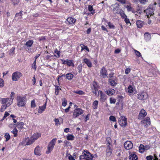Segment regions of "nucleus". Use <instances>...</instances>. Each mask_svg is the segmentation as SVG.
<instances>
[{
  "label": "nucleus",
  "mask_w": 160,
  "mask_h": 160,
  "mask_svg": "<svg viewBox=\"0 0 160 160\" xmlns=\"http://www.w3.org/2000/svg\"><path fill=\"white\" fill-rule=\"evenodd\" d=\"M131 71V69L129 68H127L125 70V73L126 74H128Z\"/></svg>",
  "instance_id": "61"
},
{
  "label": "nucleus",
  "mask_w": 160,
  "mask_h": 160,
  "mask_svg": "<svg viewBox=\"0 0 160 160\" xmlns=\"http://www.w3.org/2000/svg\"><path fill=\"white\" fill-rule=\"evenodd\" d=\"M129 159L130 160H138V157L135 153V152H133L132 153L130 152Z\"/></svg>",
  "instance_id": "21"
},
{
  "label": "nucleus",
  "mask_w": 160,
  "mask_h": 160,
  "mask_svg": "<svg viewBox=\"0 0 160 160\" xmlns=\"http://www.w3.org/2000/svg\"><path fill=\"white\" fill-rule=\"evenodd\" d=\"M54 53L56 54H54V56L57 58H58L60 56V52L59 51L57 48H56L54 50Z\"/></svg>",
  "instance_id": "39"
},
{
  "label": "nucleus",
  "mask_w": 160,
  "mask_h": 160,
  "mask_svg": "<svg viewBox=\"0 0 160 160\" xmlns=\"http://www.w3.org/2000/svg\"><path fill=\"white\" fill-rule=\"evenodd\" d=\"M108 75V71L104 66H103L100 69V76L101 78H105L107 77Z\"/></svg>",
  "instance_id": "10"
},
{
  "label": "nucleus",
  "mask_w": 160,
  "mask_h": 160,
  "mask_svg": "<svg viewBox=\"0 0 160 160\" xmlns=\"http://www.w3.org/2000/svg\"><path fill=\"white\" fill-rule=\"evenodd\" d=\"M128 91L129 93H132L133 91V88L131 85H129L128 88Z\"/></svg>",
  "instance_id": "45"
},
{
  "label": "nucleus",
  "mask_w": 160,
  "mask_h": 160,
  "mask_svg": "<svg viewBox=\"0 0 160 160\" xmlns=\"http://www.w3.org/2000/svg\"><path fill=\"white\" fill-rule=\"evenodd\" d=\"M106 141H107V143L106 150V155L107 157H109L112 153L113 147L112 145L111 144L109 140H107V139H106Z\"/></svg>",
  "instance_id": "2"
},
{
  "label": "nucleus",
  "mask_w": 160,
  "mask_h": 160,
  "mask_svg": "<svg viewBox=\"0 0 160 160\" xmlns=\"http://www.w3.org/2000/svg\"><path fill=\"white\" fill-rule=\"evenodd\" d=\"M136 24L138 28H141L143 25V22L141 20H138L136 22Z\"/></svg>",
  "instance_id": "33"
},
{
  "label": "nucleus",
  "mask_w": 160,
  "mask_h": 160,
  "mask_svg": "<svg viewBox=\"0 0 160 160\" xmlns=\"http://www.w3.org/2000/svg\"><path fill=\"white\" fill-rule=\"evenodd\" d=\"M4 137L5 138V141H8L10 138L11 137L9 134L8 133H5Z\"/></svg>",
  "instance_id": "42"
},
{
  "label": "nucleus",
  "mask_w": 160,
  "mask_h": 160,
  "mask_svg": "<svg viewBox=\"0 0 160 160\" xmlns=\"http://www.w3.org/2000/svg\"><path fill=\"white\" fill-rule=\"evenodd\" d=\"M123 97L122 95H118L117 99V101L118 102V103L121 102L123 100Z\"/></svg>",
  "instance_id": "41"
},
{
  "label": "nucleus",
  "mask_w": 160,
  "mask_h": 160,
  "mask_svg": "<svg viewBox=\"0 0 160 160\" xmlns=\"http://www.w3.org/2000/svg\"><path fill=\"white\" fill-rule=\"evenodd\" d=\"M83 62L87 64L88 68H91L92 64L91 61L86 58H84L83 59Z\"/></svg>",
  "instance_id": "22"
},
{
  "label": "nucleus",
  "mask_w": 160,
  "mask_h": 160,
  "mask_svg": "<svg viewBox=\"0 0 160 160\" xmlns=\"http://www.w3.org/2000/svg\"><path fill=\"white\" fill-rule=\"evenodd\" d=\"M124 19V21L127 24L130 23V22L129 18H127V17H125Z\"/></svg>",
  "instance_id": "59"
},
{
  "label": "nucleus",
  "mask_w": 160,
  "mask_h": 160,
  "mask_svg": "<svg viewBox=\"0 0 160 160\" xmlns=\"http://www.w3.org/2000/svg\"><path fill=\"white\" fill-rule=\"evenodd\" d=\"M106 93L108 96L113 95L115 93V90L112 88H109L106 90Z\"/></svg>",
  "instance_id": "23"
},
{
  "label": "nucleus",
  "mask_w": 160,
  "mask_h": 160,
  "mask_svg": "<svg viewBox=\"0 0 160 160\" xmlns=\"http://www.w3.org/2000/svg\"><path fill=\"white\" fill-rule=\"evenodd\" d=\"M121 16V18L122 19H124L125 17H127V16L125 14L124 12L122 9H121L120 11V12L119 13Z\"/></svg>",
  "instance_id": "34"
},
{
  "label": "nucleus",
  "mask_w": 160,
  "mask_h": 160,
  "mask_svg": "<svg viewBox=\"0 0 160 160\" xmlns=\"http://www.w3.org/2000/svg\"><path fill=\"white\" fill-rule=\"evenodd\" d=\"M0 101L1 103L7 106L8 107L12 103V99L9 98H0Z\"/></svg>",
  "instance_id": "7"
},
{
  "label": "nucleus",
  "mask_w": 160,
  "mask_h": 160,
  "mask_svg": "<svg viewBox=\"0 0 160 160\" xmlns=\"http://www.w3.org/2000/svg\"><path fill=\"white\" fill-rule=\"evenodd\" d=\"M108 25L109 28H110L114 29L115 28V26L111 23L110 22H109L108 23Z\"/></svg>",
  "instance_id": "54"
},
{
  "label": "nucleus",
  "mask_w": 160,
  "mask_h": 160,
  "mask_svg": "<svg viewBox=\"0 0 160 160\" xmlns=\"http://www.w3.org/2000/svg\"><path fill=\"white\" fill-rule=\"evenodd\" d=\"M155 8L154 5L151 4L148 8L146 10H144V11L145 12L146 11L147 13H148L150 15H152V13H153V12Z\"/></svg>",
  "instance_id": "13"
},
{
  "label": "nucleus",
  "mask_w": 160,
  "mask_h": 160,
  "mask_svg": "<svg viewBox=\"0 0 160 160\" xmlns=\"http://www.w3.org/2000/svg\"><path fill=\"white\" fill-rule=\"evenodd\" d=\"M153 158V157L152 155L148 156L146 157L147 160H152Z\"/></svg>",
  "instance_id": "63"
},
{
  "label": "nucleus",
  "mask_w": 160,
  "mask_h": 160,
  "mask_svg": "<svg viewBox=\"0 0 160 160\" xmlns=\"http://www.w3.org/2000/svg\"><path fill=\"white\" fill-rule=\"evenodd\" d=\"M4 82L3 79L0 78V87H2L4 85Z\"/></svg>",
  "instance_id": "57"
},
{
  "label": "nucleus",
  "mask_w": 160,
  "mask_h": 160,
  "mask_svg": "<svg viewBox=\"0 0 160 160\" xmlns=\"http://www.w3.org/2000/svg\"><path fill=\"white\" fill-rule=\"evenodd\" d=\"M65 76L66 78L69 80H71L74 77L73 75L71 73L67 74Z\"/></svg>",
  "instance_id": "28"
},
{
  "label": "nucleus",
  "mask_w": 160,
  "mask_h": 160,
  "mask_svg": "<svg viewBox=\"0 0 160 160\" xmlns=\"http://www.w3.org/2000/svg\"><path fill=\"white\" fill-rule=\"evenodd\" d=\"M99 87L97 82L95 81H94L92 84L91 85L92 92L96 96L98 95V88Z\"/></svg>",
  "instance_id": "5"
},
{
  "label": "nucleus",
  "mask_w": 160,
  "mask_h": 160,
  "mask_svg": "<svg viewBox=\"0 0 160 160\" xmlns=\"http://www.w3.org/2000/svg\"><path fill=\"white\" fill-rule=\"evenodd\" d=\"M73 92L80 95H85V93L82 90L74 91Z\"/></svg>",
  "instance_id": "38"
},
{
  "label": "nucleus",
  "mask_w": 160,
  "mask_h": 160,
  "mask_svg": "<svg viewBox=\"0 0 160 160\" xmlns=\"http://www.w3.org/2000/svg\"><path fill=\"white\" fill-rule=\"evenodd\" d=\"M54 121L55 122L56 125L58 126L60 125V123L59 122V120L58 118H55L54 119Z\"/></svg>",
  "instance_id": "58"
},
{
  "label": "nucleus",
  "mask_w": 160,
  "mask_h": 160,
  "mask_svg": "<svg viewBox=\"0 0 160 160\" xmlns=\"http://www.w3.org/2000/svg\"><path fill=\"white\" fill-rule=\"evenodd\" d=\"M88 10L89 11L91 12L92 11H95V10H93V9L92 6L89 5L88 6Z\"/></svg>",
  "instance_id": "64"
},
{
  "label": "nucleus",
  "mask_w": 160,
  "mask_h": 160,
  "mask_svg": "<svg viewBox=\"0 0 160 160\" xmlns=\"http://www.w3.org/2000/svg\"><path fill=\"white\" fill-rule=\"evenodd\" d=\"M11 1L14 6L18 5L20 2V0H11Z\"/></svg>",
  "instance_id": "43"
},
{
  "label": "nucleus",
  "mask_w": 160,
  "mask_h": 160,
  "mask_svg": "<svg viewBox=\"0 0 160 160\" xmlns=\"http://www.w3.org/2000/svg\"><path fill=\"white\" fill-rule=\"evenodd\" d=\"M13 125L14 126H16L19 129H22L23 128L24 123L23 122H18L17 123L11 124V125Z\"/></svg>",
  "instance_id": "20"
},
{
  "label": "nucleus",
  "mask_w": 160,
  "mask_h": 160,
  "mask_svg": "<svg viewBox=\"0 0 160 160\" xmlns=\"http://www.w3.org/2000/svg\"><path fill=\"white\" fill-rule=\"evenodd\" d=\"M57 140L56 138H53L52 141L49 143L47 147V151L46 153L49 154L53 150L56 143Z\"/></svg>",
  "instance_id": "4"
},
{
  "label": "nucleus",
  "mask_w": 160,
  "mask_h": 160,
  "mask_svg": "<svg viewBox=\"0 0 160 160\" xmlns=\"http://www.w3.org/2000/svg\"><path fill=\"white\" fill-rule=\"evenodd\" d=\"M7 107H8L7 106H6L4 104L2 105L1 106L0 111L1 112H3L5 110Z\"/></svg>",
  "instance_id": "44"
},
{
  "label": "nucleus",
  "mask_w": 160,
  "mask_h": 160,
  "mask_svg": "<svg viewBox=\"0 0 160 160\" xmlns=\"http://www.w3.org/2000/svg\"><path fill=\"white\" fill-rule=\"evenodd\" d=\"M74 138V136L72 134H68L67 137V139L68 140H73Z\"/></svg>",
  "instance_id": "40"
},
{
  "label": "nucleus",
  "mask_w": 160,
  "mask_h": 160,
  "mask_svg": "<svg viewBox=\"0 0 160 160\" xmlns=\"http://www.w3.org/2000/svg\"><path fill=\"white\" fill-rule=\"evenodd\" d=\"M124 147L126 150H129L133 148V145L131 142L128 141L124 143Z\"/></svg>",
  "instance_id": "14"
},
{
  "label": "nucleus",
  "mask_w": 160,
  "mask_h": 160,
  "mask_svg": "<svg viewBox=\"0 0 160 160\" xmlns=\"http://www.w3.org/2000/svg\"><path fill=\"white\" fill-rule=\"evenodd\" d=\"M76 21V19L72 17H68L65 21V23L68 25H74Z\"/></svg>",
  "instance_id": "11"
},
{
  "label": "nucleus",
  "mask_w": 160,
  "mask_h": 160,
  "mask_svg": "<svg viewBox=\"0 0 160 160\" xmlns=\"http://www.w3.org/2000/svg\"><path fill=\"white\" fill-rule=\"evenodd\" d=\"M121 9L120 8L119 5H118L114 8L113 9V11L114 12V14H119Z\"/></svg>",
  "instance_id": "26"
},
{
  "label": "nucleus",
  "mask_w": 160,
  "mask_h": 160,
  "mask_svg": "<svg viewBox=\"0 0 160 160\" xmlns=\"http://www.w3.org/2000/svg\"><path fill=\"white\" fill-rule=\"evenodd\" d=\"M22 11H21L19 12V13H16L15 15V18L17 17L18 16L21 17V18H22Z\"/></svg>",
  "instance_id": "49"
},
{
  "label": "nucleus",
  "mask_w": 160,
  "mask_h": 160,
  "mask_svg": "<svg viewBox=\"0 0 160 160\" xmlns=\"http://www.w3.org/2000/svg\"><path fill=\"white\" fill-rule=\"evenodd\" d=\"M41 134L40 133H35L31 137L34 139L35 141L37 139L39 138L41 136Z\"/></svg>",
  "instance_id": "29"
},
{
  "label": "nucleus",
  "mask_w": 160,
  "mask_h": 160,
  "mask_svg": "<svg viewBox=\"0 0 160 160\" xmlns=\"http://www.w3.org/2000/svg\"><path fill=\"white\" fill-rule=\"evenodd\" d=\"M47 105V102L45 103L42 106H40L38 109V112L39 113H41L42 112L44 111L46 108Z\"/></svg>",
  "instance_id": "24"
},
{
  "label": "nucleus",
  "mask_w": 160,
  "mask_h": 160,
  "mask_svg": "<svg viewBox=\"0 0 160 160\" xmlns=\"http://www.w3.org/2000/svg\"><path fill=\"white\" fill-rule=\"evenodd\" d=\"M33 42V41L32 40H29L26 42L25 45L27 48H30L32 46Z\"/></svg>",
  "instance_id": "31"
},
{
  "label": "nucleus",
  "mask_w": 160,
  "mask_h": 160,
  "mask_svg": "<svg viewBox=\"0 0 160 160\" xmlns=\"http://www.w3.org/2000/svg\"><path fill=\"white\" fill-rule=\"evenodd\" d=\"M41 151L40 147L38 146L37 147L34 149V153L36 155H41Z\"/></svg>",
  "instance_id": "25"
},
{
  "label": "nucleus",
  "mask_w": 160,
  "mask_h": 160,
  "mask_svg": "<svg viewBox=\"0 0 160 160\" xmlns=\"http://www.w3.org/2000/svg\"><path fill=\"white\" fill-rule=\"evenodd\" d=\"M77 69L78 70V72L81 73L82 70V66L81 64H80L78 66Z\"/></svg>",
  "instance_id": "51"
},
{
  "label": "nucleus",
  "mask_w": 160,
  "mask_h": 160,
  "mask_svg": "<svg viewBox=\"0 0 160 160\" xmlns=\"http://www.w3.org/2000/svg\"><path fill=\"white\" fill-rule=\"evenodd\" d=\"M61 61L62 62V64H63L67 65L69 67L71 66L74 67V63L72 60H68V59L65 60L61 59Z\"/></svg>",
  "instance_id": "12"
},
{
  "label": "nucleus",
  "mask_w": 160,
  "mask_h": 160,
  "mask_svg": "<svg viewBox=\"0 0 160 160\" xmlns=\"http://www.w3.org/2000/svg\"><path fill=\"white\" fill-rule=\"evenodd\" d=\"M17 105L19 107H24L25 106L27 99L25 97L18 96L17 97Z\"/></svg>",
  "instance_id": "3"
},
{
  "label": "nucleus",
  "mask_w": 160,
  "mask_h": 160,
  "mask_svg": "<svg viewBox=\"0 0 160 160\" xmlns=\"http://www.w3.org/2000/svg\"><path fill=\"white\" fill-rule=\"evenodd\" d=\"M93 157L87 150H84L79 157V160H93Z\"/></svg>",
  "instance_id": "1"
},
{
  "label": "nucleus",
  "mask_w": 160,
  "mask_h": 160,
  "mask_svg": "<svg viewBox=\"0 0 160 160\" xmlns=\"http://www.w3.org/2000/svg\"><path fill=\"white\" fill-rule=\"evenodd\" d=\"M126 8L128 12H130L131 11H132V9L133 8L131 7V3H129V5H127Z\"/></svg>",
  "instance_id": "46"
},
{
  "label": "nucleus",
  "mask_w": 160,
  "mask_h": 160,
  "mask_svg": "<svg viewBox=\"0 0 160 160\" xmlns=\"http://www.w3.org/2000/svg\"><path fill=\"white\" fill-rule=\"evenodd\" d=\"M148 98V94L146 92H142L139 94L138 98L140 100H146Z\"/></svg>",
  "instance_id": "17"
},
{
  "label": "nucleus",
  "mask_w": 160,
  "mask_h": 160,
  "mask_svg": "<svg viewBox=\"0 0 160 160\" xmlns=\"http://www.w3.org/2000/svg\"><path fill=\"white\" fill-rule=\"evenodd\" d=\"M108 81L110 85L113 87L116 86L117 84L116 77L113 78H109Z\"/></svg>",
  "instance_id": "18"
},
{
  "label": "nucleus",
  "mask_w": 160,
  "mask_h": 160,
  "mask_svg": "<svg viewBox=\"0 0 160 160\" xmlns=\"http://www.w3.org/2000/svg\"><path fill=\"white\" fill-rule=\"evenodd\" d=\"M144 147V146L143 144H141L140 145L139 148V151L140 152L142 153L145 151V149Z\"/></svg>",
  "instance_id": "37"
},
{
  "label": "nucleus",
  "mask_w": 160,
  "mask_h": 160,
  "mask_svg": "<svg viewBox=\"0 0 160 160\" xmlns=\"http://www.w3.org/2000/svg\"><path fill=\"white\" fill-rule=\"evenodd\" d=\"M83 113L84 110L81 108H75L73 112L72 117L73 118H76Z\"/></svg>",
  "instance_id": "6"
},
{
  "label": "nucleus",
  "mask_w": 160,
  "mask_h": 160,
  "mask_svg": "<svg viewBox=\"0 0 160 160\" xmlns=\"http://www.w3.org/2000/svg\"><path fill=\"white\" fill-rule=\"evenodd\" d=\"M144 37L145 38H149L150 37V34L148 32H146L144 34Z\"/></svg>",
  "instance_id": "60"
},
{
  "label": "nucleus",
  "mask_w": 160,
  "mask_h": 160,
  "mask_svg": "<svg viewBox=\"0 0 160 160\" xmlns=\"http://www.w3.org/2000/svg\"><path fill=\"white\" fill-rule=\"evenodd\" d=\"M18 131L16 128V126L14 127V129L11 131V132L13 134V137H16L18 136Z\"/></svg>",
  "instance_id": "30"
},
{
  "label": "nucleus",
  "mask_w": 160,
  "mask_h": 160,
  "mask_svg": "<svg viewBox=\"0 0 160 160\" xmlns=\"http://www.w3.org/2000/svg\"><path fill=\"white\" fill-rule=\"evenodd\" d=\"M119 124L122 127H125L127 125V118L125 116H122L118 118Z\"/></svg>",
  "instance_id": "8"
},
{
  "label": "nucleus",
  "mask_w": 160,
  "mask_h": 160,
  "mask_svg": "<svg viewBox=\"0 0 160 160\" xmlns=\"http://www.w3.org/2000/svg\"><path fill=\"white\" fill-rule=\"evenodd\" d=\"M36 106L35 101L34 100H32L31 102V108H34Z\"/></svg>",
  "instance_id": "52"
},
{
  "label": "nucleus",
  "mask_w": 160,
  "mask_h": 160,
  "mask_svg": "<svg viewBox=\"0 0 160 160\" xmlns=\"http://www.w3.org/2000/svg\"><path fill=\"white\" fill-rule=\"evenodd\" d=\"M114 73L113 72H111L109 74V78H115V76H114Z\"/></svg>",
  "instance_id": "56"
},
{
  "label": "nucleus",
  "mask_w": 160,
  "mask_h": 160,
  "mask_svg": "<svg viewBox=\"0 0 160 160\" xmlns=\"http://www.w3.org/2000/svg\"><path fill=\"white\" fill-rule=\"evenodd\" d=\"M15 48L14 47H12L9 51V54L10 55H12L14 53V50Z\"/></svg>",
  "instance_id": "50"
},
{
  "label": "nucleus",
  "mask_w": 160,
  "mask_h": 160,
  "mask_svg": "<svg viewBox=\"0 0 160 160\" xmlns=\"http://www.w3.org/2000/svg\"><path fill=\"white\" fill-rule=\"evenodd\" d=\"M55 94L56 95L59 94V90H61V87L57 85H55Z\"/></svg>",
  "instance_id": "27"
},
{
  "label": "nucleus",
  "mask_w": 160,
  "mask_h": 160,
  "mask_svg": "<svg viewBox=\"0 0 160 160\" xmlns=\"http://www.w3.org/2000/svg\"><path fill=\"white\" fill-rule=\"evenodd\" d=\"M134 52L136 55L137 57H139L141 56V53L138 51L136 50H134Z\"/></svg>",
  "instance_id": "55"
},
{
  "label": "nucleus",
  "mask_w": 160,
  "mask_h": 160,
  "mask_svg": "<svg viewBox=\"0 0 160 160\" xmlns=\"http://www.w3.org/2000/svg\"><path fill=\"white\" fill-rule=\"evenodd\" d=\"M116 101V100L115 98H110V103L111 104H114Z\"/></svg>",
  "instance_id": "53"
},
{
  "label": "nucleus",
  "mask_w": 160,
  "mask_h": 160,
  "mask_svg": "<svg viewBox=\"0 0 160 160\" xmlns=\"http://www.w3.org/2000/svg\"><path fill=\"white\" fill-rule=\"evenodd\" d=\"M142 124H143L145 127H148L151 124L150 119L149 117H146L141 122Z\"/></svg>",
  "instance_id": "15"
},
{
  "label": "nucleus",
  "mask_w": 160,
  "mask_h": 160,
  "mask_svg": "<svg viewBox=\"0 0 160 160\" xmlns=\"http://www.w3.org/2000/svg\"><path fill=\"white\" fill-rule=\"evenodd\" d=\"M22 75V73L18 71L13 73L12 75V80L13 81H18Z\"/></svg>",
  "instance_id": "9"
},
{
  "label": "nucleus",
  "mask_w": 160,
  "mask_h": 160,
  "mask_svg": "<svg viewBox=\"0 0 160 160\" xmlns=\"http://www.w3.org/2000/svg\"><path fill=\"white\" fill-rule=\"evenodd\" d=\"M80 46L81 48V51H82L83 50H86L88 52H89V49L88 48L87 46L83 44L82 43L80 44Z\"/></svg>",
  "instance_id": "32"
},
{
  "label": "nucleus",
  "mask_w": 160,
  "mask_h": 160,
  "mask_svg": "<svg viewBox=\"0 0 160 160\" xmlns=\"http://www.w3.org/2000/svg\"><path fill=\"white\" fill-rule=\"evenodd\" d=\"M109 120L113 122H116V119L115 117L113 116H110L109 117Z\"/></svg>",
  "instance_id": "47"
},
{
  "label": "nucleus",
  "mask_w": 160,
  "mask_h": 160,
  "mask_svg": "<svg viewBox=\"0 0 160 160\" xmlns=\"http://www.w3.org/2000/svg\"><path fill=\"white\" fill-rule=\"evenodd\" d=\"M35 140L32 137H30V139L28 140V141L27 142L26 145H29L32 144Z\"/></svg>",
  "instance_id": "35"
},
{
  "label": "nucleus",
  "mask_w": 160,
  "mask_h": 160,
  "mask_svg": "<svg viewBox=\"0 0 160 160\" xmlns=\"http://www.w3.org/2000/svg\"><path fill=\"white\" fill-rule=\"evenodd\" d=\"M147 114L146 111L143 109H142L139 114L138 119H142L143 118L145 117Z\"/></svg>",
  "instance_id": "19"
},
{
  "label": "nucleus",
  "mask_w": 160,
  "mask_h": 160,
  "mask_svg": "<svg viewBox=\"0 0 160 160\" xmlns=\"http://www.w3.org/2000/svg\"><path fill=\"white\" fill-rule=\"evenodd\" d=\"M36 61H34L32 65V68L34 69L35 71H36L37 68V66L36 65Z\"/></svg>",
  "instance_id": "48"
},
{
  "label": "nucleus",
  "mask_w": 160,
  "mask_h": 160,
  "mask_svg": "<svg viewBox=\"0 0 160 160\" xmlns=\"http://www.w3.org/2000/svg\"><path fill=\"white\" fill-rule=\"evenodd\" d=\"M100 101L102 102H105L107 99L106 95L102 91H100Z\"/></svg>",
  "instance_id": "16"
},
{
  "label": "nucleus",
  "mask_w": 160,
  "mask_h": 160,
  "mask_svg": "<svg viewBox=\"0 0 160 160\" xmlns=\"http://www.w3.org/2000/svg\"><path fill=\"white\" fill-rule=\"evenodd\" d=\"M98 102L97 100H95L93 102L92 104V107L93 109H95L98 108Z\"/></svg>",
  "instance_id": "36"
},
{
  "label": "nucleus",
  "mask_w": 160,
  "mask_h": 160,
  "mask_svg": "<svg viewBox=\"0 0 160 160\" xmlns=\"http://www.w3.org/2000/svg\"><path fill=\"white\" fill-rule=\"evenodd\" d=\"M15 97V93L13 92H12L10 94V99H12V101Z\"/></svg>",
  "instance_id": "62"
}]
</instances>
